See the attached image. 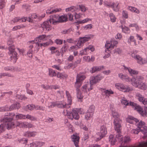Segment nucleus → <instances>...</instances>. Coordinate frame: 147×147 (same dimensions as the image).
<instances>
[{
	"label": "nucleus",
	"instance_id": "60",
	"mask_svg": "<svg viewBox=\"0 0 147 147\" xmlns=\"http://www.w3.org/2000/svg\"><path fill=\"white\" fill-rule=\"evenodd\" d=\"M56 106V102H51L49 104V108H53Z\"/></svg>",
	"mask_w": 147,
	"mask_h": 147
},
{
	"label": "nucleus",
	"instance_id": "15",
	"mask_svg": "<svg viewBox=\"0 0 147 147\" xmlns=\"http://www.w3.org/2000/svg\"><path fill=\"white\" fill-rule=\"evenodd\" d=\"M111 45H110L109 46H108V44H106L105 45V47L107 49H108L109 48H113L114 46L118 44L117 42L115 40L114 38L111 39Z\"/></svg>",
	"mask_w": 147,
	"mask_h": 147
},
{
	"label": "nucleus",
	"instance_id": "44",
	"mask_svg": "<svg viewBox=\"0 0 147 147\" xmlns=\"http://www.w3.org/2000/svg\"><path fill=\"white\" fill-rule=\"evenodd\" d=\"M123 141H122L123 142V144L121 145H123L124 144H123L124 143V144H125L129 142L130 140V139L129 137H125L124 138H123Z\"/></svg>",
	"mask_w": 147,
	"mask_h": 147
},
{
	"label": "nucleus",
	"instance_id": "56",
	"mask_svg": "<svg viewBox=\"0 0 147 147\" xmlns=\"http://www.w3.org/2000/svg\"><path fill=\"white\" fill-rule=\"evenodd\" d=\"M78 6L81 11L83 12H85L86 10V8L85 6L82 5H79Z\"/></svg>",
	"mask_w": 147,
	"mask_h": 147
},
{
	"label": "nucleus",
	"instance_id": "42",
	"mask_svg": "<svg viewBox=\"0 0 147 147\" xmlns=\"http://www.w3.org/2000/svg\"><path fill=\"white\" fill-rule=\"evenodd\" d=\"M94 110V105H92L90 106L88 110L87 111H88V112H89L90 113H93Z\"/></svg>",
	"mask_w": 147,
	"mask_h": 147
},
{
	"label": "nucleus",
	"instance_id": "50",
	"mask_svg": "<svg viewBox=\"0 0 147 147\" xmlns=\"http://www.w3.org/2000/svg\"><path fill=\"white\" fill-rule=\"evenodd\" d=\"M77 97L78 99L80 100V101L82 102L81 99L83 98V96L82 95L80 92H78L77 93Z\"/></svg>",
	"mask_w": 147,
	"mask_h": 147
},
{
	"label": "nucleus",
	"instance_id": "7",
	"mask_svg": "<svg viewBox=\"0 0 147 147\" xmlns=\"http://www.w3.org/2000/svg\"><path fill=\"white\" fill-rule=\"evenodd\" d=\"M115 86L119 90L124 92H129L133 90L132 88L129 87L127 86L124 85L120 83L115 84Z\"/></svg>",
	"mask_w": 147,
	"mask_h": 147
},
{
	"label": "nucleus",
	"instance_id": "63",
	"mask_svg": "<svg viewBox=\"0 0 147 147\" xmlns=\"http://www.w3.org/2000/svg\"><path fill=\"white\" fill-rule=\"evenodd\" d=\"M45 143L41 141H37V147H40L45 144Z\"/></svg>",
	"mask_w": 147,
	"mask_h": 147
},
{
	"label": "nucleus",
	"instance_id": "11",
	"mask_svg": "<svg viewBox=\"0 0 147 147\" xmlns=\"http://www.w3.org/2000/svg\"><path fill=\"white\" fill-rule=\"evenodd\" d=\"M71 138L72 141L74 143L76 147H79L78 144L79 142V137L75 134H73L71 136Z\"/></svg>",
	"mask_w": 147,
	"mask_h": 147
},
{
	"label": "nucleus",
	"instance_id": "26",
	"mask_svg": "<svg viewBox=\"0 0 147 147\" xmlns=\"http://www.w3.org/2000/svg\"><path fill=\"white\" fill-rule=\"evenodd\" d=\"M16 99L18 100H26L27 99V97L24 95L20 94H17L16 96Z\"/></svg>",
	"mask_w": 147,
	"mask_h": 147
},
{
	"label": "nucleus",
	"instance_id": "30",
	"mask_svg": "<svg viewBox=\"0 0 147 147\" xmlns=\"http://www.w3.org/2000/svg\"><path fill=\"white\" fill-rule=\"evenodd\" d=\"M57 76V78H66L67 77V75L65 74H63L61 73L58 72L57 74H56Z\"/></svg>",
	"mask_w": 147,
	"mask_h": 147
},
{
	"label": "nucleus",
	"instance_id": "36",
	"mask_svg": "<svg viewBox=\"0 0 147 147\" xmlns=\"http://www.w3.org/2000/svg\"><path fill=\"white\" fill-rule=\"evenodd\" d=\"M25 27V26L23 25H18L15 26L12 28V30L13 31L16 30L18 29H20L22 28H24Z\"/></svg>",
	"mask_w": 147,
	"mask_h": 147
},
{
	"label": "nucleus",
	"instance_id": "27",
	"mask_svg": "<svg viewBox=\"0 0 147 147\" xmlns=\"http://www.w3.org/2000/svg\"><path fill=\"white\" fill-rule=\"evenodd\" d=\"M109 16L110 18L111 21L112 22H116V18L113 13H110L109 14Z\"/></svg>",
	"mask_w": 147,
	"mask_h": 147
},
{
	"label": "nucleus",
	"instance_id": "47",
	"mask_svg": "<svg viewBox=\"0 0 147 147\" xmlns=\"http://www.w3.org/2000/svg\"><path fill=\"white\" fill-rule=\"evenodd\" d=\"M45 14L44 13L42 14H39L38 16H37V21H40L45 16Z\"/></svg>",
	"mask_w": 147,
	"mask_h": 147
},
{
	"label": "nucleus",
	"instance_id": "38",
	"mask_svg": "<svg viewBox=\"0 0 147 147\" xmlns=\"http://www.w3.org/2000/svg\"><path fill=\"white\" fill-rule=\"evenodd\" d=\"M6 0H0V9H3L5 6Z\"/></svg>",
	"mask_w": 147,
	"mask_h": 147
},
{
	"label": "nucleus",
	"instance_id": "41",
	"mask_svg": "<svg viewBox=\"0 0 147 147\" xmlns=\"http://www.w3.org/2000/svg\"><path fill=\"white\" fill-rule=\"evenodd\" d=\"M46 36L45 35H39L37 37V41L38 42H41L42 40H45V37Z\"/></svg>",
	"mask_w": 147,
	"mask_h": 147
},
{
	"label": "nucleus",
	"instance_id": "54",
	"mask_svg": "<svg viewBox=\"0 0 147 147\" xmlns=\"http://www.w3.org/2000/svg\"><path fill=\"white\" fill-rule=\"evenodd\" d=\"M145 124V123L144 122L141 121L140 122H139V123L137 124V126H138V128L140 127V128L141 129L143 125H144Z\"/></svg>",
	"mask_w": 147,
	"mask_h": 147
},
{
	"label": "nucleus",
	"instance_id": "46",
	"mask_svg": "<svg viewBox=\"0 0 147 147\" xmlns=\"http://www.w3.org/2000/svg\"><path fill=\"white\" fill-rule=\"evenodd\" d=\"M104 92L107 96L110 94H113L114 93L111 90H106L104 91Z\"/></svg>",
	"mask_w": 147,
	"mask_h": 147
},
{
	"label": "nucleus",
	"instance_id": "14",
	"mask_svg": "<svg viewBox=\"0 0 147 147\" xmlns=\"http://www.w3.org/2000/svg\"><path fill=\"white\" fill-rule=\"evenodd\" d=\"M20 107L21 106L19 103L16 102L11 105L9 107H8V106H7V110H8V111H11L14 110L16 108L19 109L20 108Z\"/></svg>",
	"mask_w": 147,
	"mask_h": 147
},
{
	"label": "nucleus",
	"instance_id": "13",
	"mask_svg": "<svg viewBox=\"0 0 147 147\" xmlns=\"http://www.w3.org/2000/svg\"><path fill=\"white\" fill-rule=\"evenodd\" d=\"M132 57L138 61V63L140 64H143L145 62L143 61L142 58L139 55H135L134 54H131Z\"/></svg>",
	"mask_w": 147,
	"mask_h": 147
},
{
	"label": "nucleus",
	"instance_id": "53",
	"mask_svg": "<svg viewBox=\"0 0 147 147\" xmlns=\"http://www.w3.org/2000/svg\"><path fill=\"white\" fill-rule=\"evenodd\" d=\"M57 48L54 47H51L49 49L51 51V53L52 54H53L56 53L55 51Z\"/></svg>",
	"mask_w": 147,
	"mask_h": 147
},
{
	"label": "nucleus",
	"instance_id": "10",
	"mask_svg": "<svg viewBox=\"0 0 147 147\" xmlns=\"http://www.w3.org/2000/svg\"><path fill=\"white\" fill-rule=\"evenodd\" d=\"M36 40H34L30 41L28 42V44L30 45L29 47L30 49L27 53L28 56L30 57H32V51L30 49L36 46L37 45V43L36 42Z\"/></svg>",
	"mask_w": 147,
	"mask_h": 147
},
{
	"label": "nucleus",
	"instance_id": "45",
	"mask_svg": "<svg viewBox=\"0 0 147 147\" xmlns=\"http://www.w3.org/2000/svg\"><path fill=\"white\" fill-rule=\"evenodd\" d=\"M25 119L26 118L31 120H34L36 119L34 117L29 115H25Z\"/></svg>",
	"mask_w": 147,
	"mask_h": 147
},
{
	"label": "nucleus",
	"instance_id": "9",
	"mask_svg": "<svg viewBox=\"0 0 147 147\" xmlns=\"http://www.w3.org/2000/svg\"><path fill=\"white\" fill-rule=\"evenodd\" d=\"M107 134V129L104 125L101 126L100 128V132L97 133L99 136L97 138V140L98 141L104 137Z\"/></svg>",
	"mask_w": 147,
	"mask_h": 147
},
{
	"label": "nucleus",
	"instance_id": "20",
	"mask_svg": "<svg viewBox=\"0 0 147 147\" xmlns=\"http://www.w3.org/2000/svg\"><path fill=\"white\" fill-rule=\"evenodd\" d=\"M66 94L67 96V100L68 103L67 104V105H70L72 103V100L71 99V97L69 93V92L67 91H66Z\"/></svg>",
	"mask_w": 147,
	"mask_h": 147
},
{
	"label": "nucleus",
	"instance_id": "62",
	"mask_svg": "<svg viewBox=\"0 0 147 147\" xmlns=\"http://www.w3.org/2000/svg\"><path fill=\"white\" fill-rule=\"evenodd\" d=\"M71 30V28H69L67 30H63L61 33L63 34H68L69 33Z\"/></svg>",
	"mask_w": 147,
	"mask_h": 147
},
{
	"label": "nucleus",
	"instance_id": "48",
	"mask_svg": "<svg viewBox=\"0 0 147 147\" xmlns=\"http://www.w3.org/2000/svg\"><path fill=\"white\" fill-rule=\"evenodd\" d=\"M55 42L57 45H61L62 44L63 40L59 39H56L55 40Z\"/></svg>",
	"mask_w": 147,
	"mask_h": 147
},
{
	"label": "nucleus",
	"instance_id": "58",
	"mask_svg": "<svg viewBox=\"0 0 147 147\" xmlns=\"http://www.w3.org/2000/svg\"><path fill=\"white\" fill-rule=\"evenodd\" d=\"M121 103L125 105V106H127L129 105V103L126 100L122 99L121 101Z\"/></svg>",
	"mask_w": 147,
	"mask_h": 147
},
{
	"label": "nucleus",
	"instance_id": "8",
	"mask_svg": "<svg viewBox=\"0 0 147 147\" xmlns=\"http://www.w3.org/2000/svg\"><path fill=\"white\" fill-rule=\"evenodd\" d=\"M77 109H73L71 112L67 113L68 118L72 120L74 119L76 120H78L80 117L77 112Z\"/></svg>",
	"mask_w": 147,
	"mask_h": 147
},
{
	"label": "nucleus",
	"instance_id": "1",
	"mask_svg": "<svg viewBox=\"0 0 147 147\" xmlns=\"http://www.w3.org/2000/svg\"><path fill=\"white\" fill-rule=\"evenodd\" d=\"M59 15L58 14H54L51 16L50 18L47 21L44 22L43 23L38 25L37 27L41 28L42 30H45L49 31L52 28L51 24H55L59 23Z\"/></svg>",
	"mask_w": 147,
	"mask_h": 147
},
{
	"label": "nucleus",
	"instance_id": "17",
	"mask_svg": "<svg viewBox=\"0 0 147 147\" xmlns=\"http://www.w3.org/2000/svg\"><path fill=\"white\" fill-rule=\"evenodd\" d=\"M69 48V46L67 44H64L60 49V52L61 56L63 57V54L67 51V49Z\"/></svg>",
	"mask_w": 147,
	"mask_h": 147
},
{
	"label": "nucleus",
	"instance_id": "52",
	"mask_svg": "<svg viewBox=\"0 0 147 147\" xmlns=\"http://www.w3.org/2000/svg\"><path fill=\"white\" fill-rule=\"evenodd\" d=\"M92 36L91 34H89L85 35L83 37L86 40L85 41H87L90 40L91 38V37Z\"/></svg>",
	"mask_w": 147,
	"mask_h": 147
},
{
	"label": "nucleus",
	"instance_id": "12",
	"mask_svg": "<svg viewBox=\"0 0 147 147\" xmlns=\"http://www.w3.org/2000/svg\"><path fill=\"white\" fill-rule=\"evenodd\" d=\"M121 127L120 128V131H118L117 130H116L115 128H114L115 130L117 131V134L115 136V138H116V140L118 139L119 142H120V143H121V144H123V142H122V141H123V138L122 136L121 135Z\"/></svg>",
	"mask_w": 147,
	"mask_h": 147
},
{
	"label": "nucleus",
	"instance_id": "61",
	"mask_svg": "<svg viewBox=\"0 0 147 147\" xmlns=\"http://www.w3.org/2000/svg\"><path fill=\"white\" fill-rule=\"evenodd\" d=\"M129 27H135L136 29H138L139 28L138 25L136 23L130 24L129 25Z\"/></svg>",
	"mask_w": 147,
	"mask_h": 147
},
{
	"label": "nucleus",
	"instance_id": "6",
	"mask_svg": "<svg viewBox=\"0 0 147 147\" xmlns=\"http://www.w3.org/2000/svg\"><path fill=\"white\" fill-rule=\"evenodd\" d=\"M103 77L100 75L91 77L90 80V88L88 89V91H89L92 89V85L97 83Z\"/></svg>",
	"mask_w": 147,
	"mask_h": 147
},
{
	"label": "nucleus",
	"instance_id": "34",
	"mask_svg": "<svg viewBox=\"0 0 147 147\" xmlns=\"http://www.w3.org/2000/svg\"><path fill=\"white\" fill-rule=\"evenodd\" d=\"M4 69L6 71H10L14 72L16 71V69L13 67H6L4 68Z\"/></svg>",
	"mask_w": 147,
	"mask_h": 147
},
{
	"label": "nucleus",
	"instance_id": "57",
	"mask_svg": "<svg viewBox=\"0 0 147 147\" xmlns=\"http://www.w3.org/2000/svg\"><path fill=\"white\" fill-rule=\"evenodd\" d=\"M131 79L129 78L127 76L123 75V77L121 79L122 80H126V81H130V79Z\"/></svg>",
	"mask_w": 147,
	"mask_h": 147
},
{
	"label": "nucleus",
	"instance_id": "59",
	"mask_svg": "<svg viewBox=\"0 0 147 147\" xmlns=\"http://www.w3.org/2000/svg\"><path fill=\"white\" fill-rule=\"evenodd\" d=\"M78 40L79 42H80L82 44L86 41H85L86 40H85L84 38L83 37L79 38Z\"/></svg>",
	"mask_w": 147,
	"mask_h": 147
},
{
	"label": "nucleus",
	"instance_id": "35",
	"mask_svg": "<svg viewBox=\"0 0 147 147\" xmlns=\"http://www.w3.org/2000/svg\"><path fill=\"white\" fill-rule=\"evenodd\" d=\"M7 76L8 77H13V76L11 74L7 73H2L0 74V78L3 77Z\"/></svg>",
	"mask_w": 147,
	"mask_h": 147
},
{
	"label": "nucleus",
	"instance_id": "49",
	"mask_svg": "<svg viewBox=\"0 0 147 147\" xmlns=\"http://www.w3.org/2000/svg\"><path fill=\"white\" fill-rule=\"evenodd\" d=\"M122 16L124 18L127 19L128 18V14L127 12L125 10H123L122 12Z\"/></svg>",
	"mask_w": 147,
	"mask_h": 147
},
{
	"label": "nucleus",
	"instance_id": "64",
	"mask_svg": "<svg viewBox=\"0 0 147 147\" xmlns=\"http://www.w3.org/2000/svg\"><path fill=\"white\" fill-rule=\"evenodd\" d=\"M92 25L91 24H88L83 26L84 28L85 29H90L92 28Z\"/></svg>",
	"mask_w": 147,
	"mask_h": 147
},
{
	"label": "nucleus",
	"instance_id": "24",
	"mask_svg": "<svg viewBox=\"0 0 147 147\" xmlns=\"http://www.w3.org/2000/svg\"><path fill=\"white\" fill-rule=\"evenodd\" d=\"M36 135V133L34 132L27 131L24 134V136L26 137H34Z\"/></svg>",
	"mask_w": 147,
	"mask_h": 147
},
{
	"label": "nucleus",
	"instance_id": "40",
	"mask_svg": "<svg viewBox=\"0 0 147 147\" xmlns=\"http://www.w3.org/2000/svg\"><path fill=\"white\" fill-rule=\"evenodd\" d=\"M127 69L128 70L129 72L131 75L137 74L138 73V71H137L128 68H127Z\"/></svg>",
	"mask_w": 147,
	"mask_h": 147
},
{
	"label": "nucleus",
	"instance_id": "33",
	"mask_svg": "<svg viewBox=\"0 0 147 147\" xmlns=\"http://www.w3.org/2000/svg\"><path fill=\"white\" fill-rule=\"evenodd\" d=\"M25 115L18 113L16 115V119H25Z\"/></svg>",
	"mask_w": 147,
	"mask_h": 147
},
{
	"label": "nucleus",
	"instance_id": "18",
	"mask_svg": "<svg viewBox=\"0 0 147 147\" xmlns=\"http://www.w3.org/2000/svg\"><path fill=\"white\" fill-rule=\"evenodd\" d=\"M27 19L26 17L23 18H20V17H16L14 18L12 20V22H13V23H15L17 22L18 21L21 22H25L26 21V20Z\"/></svg>",
	"mask_w": 147,
	"mask_h": 147
},
{
	"label": "nucleus",
	"instance_id": "29",
	"mask_svg": "<svg viewBox=\"0 0 147 147\" xmlns=\"http://www.w3.org/2000/svg\"><path fill=\"white\" fill-rule=\"evenodd\" d=\"M37 17V15L35 14H33L31 16V18H27L26 20L30 22H32L33 21L34 19H36Z\"/></svg>",
	"mask_w": 147,
	"mask_h": 147
},
{
	"label": "nucleus",
	"instance_id": "37",
	"mask_svg": "<svg viewBox=\"0 0 147 147\" xmlns=\"http://www.w3.org/2000/svg\"><path fill=\"white\" fill-rule=\"evenodd\" d=\"M26 122H17L16 124V126L20 127H25Z\"/></svg>",
	"mask_w": 147,
	"mask_h": 147
},
{
	"label": "nucleus",
	"instance_id": "3",
	"mask_svg": "<svg viewBox=\"0 0 147 147\" xmlns=\"http://www.w3.org/2000/svg\"><path fill=\"white\" fill-rule=\"evenodd\" d=\"M15 115L14 113H9V116H5L3 119V121L5 122L4 123L6 125V128L8 129L14 127L15 126V124L11 122L13 119L11 117H14Z\"/></svg>",
	"mask_w": 147,
	"mask_h": 147
},
{
	"label": "nucleus",
	"instance_id": "22",
	"mask_svg": "<svg viewBox=\"0 0 147 147\" xmlns=\"http://www.w3.org/2000/svg\"><path fill=\"white\" fill-rule=\"evenodd\" d=\"M86 78L85 76L81 74H78L76 77V83L81 82Z\"/></svg>",
	"mask_w": 147,
	"mask_h": 147
},
{
	"label": "nucleus",
	"instance_id": "16",
	"mask_svg": "<svg viewBox=\"0 0 147 147\" xmlns=\"http://www.w3.org/2000/svg\"><path fill=\"white\" fill-rule=\"evenodd\" d=\"M10 55L11 60L13 63H16L18 59L17 53L15 51L13 52V53H10Z\"/></svg>",
	"mask_w": 147,
	"mask_h": 147
},
{
	"label": "nucleus",
	"instance_id": "32",
	"mask_svg": "<svg viewBox=\"0 0 147 147\" xmlns=\"http://www.w3.org/2000/svg\"><path fill=\"white\" fill-rule=\"evenodd\" d=\"M6 128V125L4 123L1 124L0 125V134L4 132Z\"/></svg>",
	"mask_w": 147,
	"mask_h": 147
},
{
	"label": "nucleus",
	"instance_id": "19",
	"mask_svg": "<svg viewBox=\"0 0 147 147\" xmlns=\"http://www.w3.org/2000/svg\"><path fill=\"white\" fill-rule=\"evenodd\" d=\"M59 22H64L67 21V15H61L60 16H59Z\"/></svg>",
	"mask_w": 147,
	"mask_h": 147
},
{
	"label": "nucleus",
	"instance_id": "55",
	"mask_svg": "<svg viewBox=\"0 0 147 147\" xmlns=\"http://www.w3.org/2000/svg\"><path fill=\"white\" fill-rule=\"evenodd\" d=\"M78 49V47L77 45H76L75 46H72L70 47L69 49V51H70L71 50L72 51H73V50H74L75 49L76 50H77Z\"/></svg>",
	"mask_w": 147,
	"mask_h": 147
},
{
	"label": "nucleus",
	"instance_id": "2",
	"mask_svg": "<svg viewBox=\"0 0 147 147\" xmlns=\"http://www.w3.org/2000/svg\"><path fill=\"white\" fill-rule=\"evenodd\" d=\"M143 77L140 76H138L133 77L130 79V81L133 86L145 90H146L147 86L143 82Z\"/></svg>",
	"mask_w": 147,
	"mask_h": 147
},
{
	"label": "nucleus",
	"instance_id": "28",
	"mask_svg": "<svg viewBox=\"0 0 147 147\" xmlns=\"http://www.w3.org/2000/svg\"><path fill=\"white\" fill-rule=\"evenodd\" d=\"M67 104L65 105H63L61 102H56V106H57L59 108H66Z\"/></svg>",
	"mask_w": 147,
	"mask_h": 147
},
{
	"label": "nucleus",
	"instance_id": "23",
	"mask_svg": "<svg viewBox=\"0 0 147 147\" xmlns=\"http://www.w3.org/2000/svg\"><path fill=\"white\" fill-rule=\"evenodd\" d=\"M61 10V8H56L55 9L52 10L51 11V9H48L46 11V13L47 14H51L52 13H56V12H58L60 11Z\"/></svg>",
	"mask_w": 147,
	"mask_h": 147
},
{
	"label": "nucleus",
	"instance_id": "25",
	"mask_svg": "<svg viewBox=\"0 0 147 147\" xmlns=\"http://www.w3.org/2000/svg\"><path fill=\"white\" fill-rule=\"evenodd\" d=\"M35 108V106L33 105H28L26 107H24L23 109L26 111L32 110L34 109Z\"/></svg>",
	"mask_w": 147,
	"mask_h": 147
},
{
	"label": "nucleus",
	"instance_id": "31",
	"mask_svg": "<svg viewBox=\"0 0 147 147\" xmlns=\"http://www.w3.org/2000/svg\"><path fill=\"white\" fill-rule=\"evenodd\" d=\"M57 74L55 71L51 69H49V75L51 77L56 76Z\"/></svg>",
	"mask_w": 147,
	"mask_h": 147
},
{
	"label": "nucleus",
	"instance_id": "5",
	"mask_svg": "<svg viewBox=\"0 0 147 147\" xmlns=\"http://www.w3.org/2000/svg\"><path fill=\"white\" fill-rule=\"evenodd\" d=\"M129 105L131 106L135 110H136L142 116L144 117L147 115L146 112V111L144 112L141 106L137 103L130 101Z\"/></svg>",
	"mask_w": 147,
	"mask_h": 147
},
{
	"label": "nucleus",
	"instance_id": "21",
	"mask_svg": "<svg viewBox=\"0 0 147 147\" xmlns=\"http://www.w3.org/2000/svg\"><path fill=\"white\" fill-rule=\"evenodd\" d=\"M109 140L111 144L113 145L115 144V143L117 141L116 138L114 137L113 135H111L109 136Z\"/></svg>",
	"mask_w": 147,
	"mask_h": 147
},
{
	"label": "nucleus",
	"instance_id": "43",
	"mask_svg": "<svg viewBox=\"0 0 147 147\" xmlns=\"http://www.w3.org/2000/svg\"><path fill=\"white\" fill-rule=\"evenodd\" d=\"M50 44V42H46L43 43H40V44L37 42V46L38 47L40 45L41 47L42 46L46 47L49 46Z\"/></svg>",
	"mask_w": 147,
	"mask_h": 147
},
{
	"label": "nucleus",
	"instance_id": "39",
	"mask_svg": "<svg viewBox=\"0 0 147 147\" xmlns=\"http://www.w3.org/2000/svg\"><path fill=\"white\" fill-rule=\"evenodd\" d=\"M140 131H141V129L140 128V127L139 128L137 127L136 129H133L131 130V132L133 133L134 134H138V133Z\"/></svg>",
	"mask_w": 147,
	"mask_h": 147
},
{
	"label": "nucleus",
	"instance_id": "51",
	"mask_svg": "<svg viewBox=\"0 0 147 147\" xmlns=\"http://www.w3.org/2000/svg\"><path fill=\"white\" fill-rule=\"evenodd\" d=\"M9 50L10 53L15 52V47L13 45L10 46L9 47Z\"/></svg>",
	"mask_w": 147,
	"mask_h": 147
},
{
	"label": "nucleus",
	"instance_id": "4",
	"mask_svg": "<svg viewBox=\"0 0 147 147\" xmlns=\"http://www.w3.org/2000/svg\"><path fill=\"white\" fill-rule=\"evenodd\" d=\"M113 117L115 118L114 120L113 123L114 125V128L116 130L118 131H120V128L121 127V124L120 122L121 120L119 118L118 114L116 112L113 111L112 113Z\"/></svg>",
	"mask_w": 147,
	"mask_h": 147
}]
</instances>
